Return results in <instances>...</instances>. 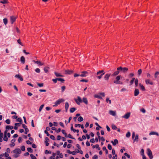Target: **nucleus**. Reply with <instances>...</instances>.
I'll return each mask as SVG.
<instances>
[{"mask_svg": "<svg viewBox=\"0 0 159 159\" xmlns=\"http://www.w3.org/2000/svg\"><path fill=\"white\" fill-rule=\"evenodd\" d=\"M121 76L120 75H117L115 78V80L113 82L116 84H123V82L120 81Z\"/></svg>", "mask_w": 159, "mask_h": 159, "instance_id": "1", "label": "nucleus"}, {"mask_svg": "<svg viewBox=\"0 0 159 159\" xmlns=\"http://www.w3.org/2000/svg\"><path fill=\"white\" fill-rule=\"evenodd\" d=\"M105 74L104 70H102L98 71L96 75V77L98 79H100L102 77V76Z\"/></svg>", "mask_w": 159, "mask_h": 159, "instance_id": "2", "label": "nucleus"}, {"mask_svg": "<svg viewBox=\"0 0 159 159\" xmlns=\"http://www.w3.org/2000/svg\"><path fill=\"white\" fill-rule=\"evenodd\" d=\"M75 102L78 105H80V103L82 102V100L80 96L77 97V99H74Z\"/></svg>", "mask_w": 159, "mask_h": 159, "instance_id": "3", "label": "nucleus"}, {"mask_svg": "<svg viewBox=\"0 0 159 159\" xmlns=\"http://www.w3.org/2000/svg\"><path fill=\"white\" fill-rule=\"evenodd\" d=\"M147 153L150 159H152L153 158V156L152 152L149 148L147 149Z\"/></svg>", "mask_w": 159, "mask_h": 159, "instance_id": "4", "label": "nucleus"}, {"mask_svg": "<svg viewBox=\"0 0 159 159\" xmlns=\"http://www.w3.org/2000/svg\"><path fill=\"white\" fill-rule=\"evenodd\" d=\"M120 69V72L121 71L124 73H125L127 72L128 70V68L127 67H124L123 68L121 66H120L119 67Z\"/></svg>", "mask_w": 159, "mask_h": 159, "instance_id": "5", "label": "nucleus"}, {"mask_svg": "<svg viewBox=\"0 0 159 159\" xmlns=\"http://www.w3.org/2000/svg\"><path fill=\"white\" fill-rule=\"evenodd\" d=\"M119 67H118L117 69V71L114 72L113 73L112 75V76H115L116 75H117L120 72V69H119Z\"/></svg>", "mask_w": 159, "mask_h": 159, "instance_id": "6", "label": "nucleus"}, {"mask_svg": "<svg viewBox=\"0 0 159 159\" xmlns=\"http://www.w3.org/2000/svg\"><path fill=\"white\" fill-rule=\"evenodd\" d=\"M16 17L14 16H11L10 17V20L11 24H13L16 21Z\"/></svg>", "mask_w": 159, "mask_h": 159, "instance_id": "7", "label": "nucleus"}, {"mask_svg": "<svg viewBox=\"0 0 159 159\" xmlns=\"http://www.w3.org/2000/svg\"><path fill=\"white\" fill-rule=\"evenodd\" d=\"M130 116V112H128L125 114L124 116H122V117L125 119H128Z\"/></svg>", "mask_w": 159, "mask_h": 159, "instance_id": "8", "label": "nucleus"}, {"mask_svg": "<svg viewBox=\"0 0 159 159\" xmlns=\"http://www.w3.org/2000/svg\"><path fill=\"white\" fill-rule=\"evenodd\" d=\"M88 74V72L86 71H83L82 72V74L80 75V76L83 77H86Z\"/></svg>", "mask_w": 159, "mask_h": 159, "instance_id": "9", "label": "nucleus"}, {"mask_svg": "<svg viewBox=\"0 0 159 159\" xmlns=\"http://www.w3.org/2000/svg\"><path fill=\"white\" fill-rule=\"evenodd\" d=\"M65 100L62 99H60L59 100H57L56 102H55V104H59L60 103L62 102H64Z\"/></svg>", "mask_w": 159, "mask_h": 159, "instance_id": "10", "label": "nucleus"}, {"mask_svg": "<svg viewBox=\"0 0 159 159\" xmlns=\"http://www.w3.org/2000/svg\"><path fill=\"white\" fill-rule=\"evenodd\" d=\"M15 77L19 79L21 81H22L23 80L22 77L19 74L16 75H15Z\"/></svg>", "mask_w": 159, "mask_h": 159, "instance_id": "11", "label": "nucleus"}, {"mask_svg": "<svg viewBox=\"0 0 159 159\" xmlns=\"http://www.w3.org/2000/svg\"><path fill=\"white\" fill-rule=\"evenodd\" d=\"M139 93V90L138 89H135L134 91V96H138Z\"/></svg>", "mask_w": 159, "mask_h": 159, "instance_id": "12", "label": "nucleus"}, {"mask_svg": "<svg viewBox=\"0 0 159 159\" xmlns=\"http://www.w3.org/2000/svg\"><path fill=\"white\" fill-rule=\"evenodd\" d=\"M109 114L112 116H115L116 115V111L110 110L109 111Z\"/></svg>", "mask_w": 159, "mask_h": 159, "instance_id": "13", "label": "nucleus"}, {"mask_svg": "<svg viewBox=\"0 0 159 159\" xmlns=\"http://www.w3.org/2000/svg\"><path fill=\"white\" fill-rule=\"evenodd\" d=\"M110 75H111L110 74H106L105 75V77H104V79L106 80H108Z\"/></svg>", "mask_w": 159, "mask_h": 159, "instance_id": "14", "label": "nucleus"}, {"mask_svg": "<svg viewBox=\"0 0 159 159\" xmlns=\"http://www.w3.org/2000/svg\"><path fill=\"white\" fill-rule=\"evenodd\" d=\"M145 83L146 84H150L151 85H153V82L150 81V80L148 79H146L145 80Z\"/></svg>", "mask_w": 159, "mask_h": 159, "instance_id": "15", "label": "nucleus"}, {"mask_svg": "<svg viewBox=\"0 0 159 159\" xmlns=\"http://www.w3.org/2000/svg\"><path fill=\"white\" fill-rule=\"evenodd\" d=\"M82 102L85 104L86 105H87L88 104V101L87 98H86L84 97L82 99Z\"/></svg>", "mask_w": 159, "mask_h": 159, "instance_id": "16", "label": "nucleus"}, {"mask_svg": "<svg viewBox=\"0 0 159 159\" xmlns=\"http://www.w3.org/2000/svg\"><path fill=\"white\" fill-rule=\"evenodd\" d=\"M13 152L15 153L20 154L21 153V150L19 148H18V149H15L13 151Z\"/></svg>", "mask_w": 159, "mask_h": 159, "instance_id": "17", "label": "nucleus"}, {"mask_svg": "<svg viewBox=\"0 0 159 159\" xmlns=\"http://www.w3.org/2000/svg\"><path fill=\"white\" fill-rule=\"evenodd\" d=\"M49 141V138L48 137H46L45 138V143L46 144V146H48L49 145V143L48 142Z\"/></svg>", "mask_w": 159, "mask_h": 159, "instance_id": "18", "label": "nucleus"}, {"mask_svg": "<svg viewBox=\"0 0 159 159\" xmlns=\"http://www.w3.org/2000/svg\"><path fill=\"white\" fill-rule=\"evenodd\" d=\"M54 74L57 77H63L64 76L62 75L61 74L57 73V72H54Z\"/></svg>", "mask_w": 159, "mask_h": 159, "instance_id": "19", "label": "nucleus"}, {"mask_svg": "<svg viewBox=\"0 0 159 159\" xmlns=\"http://www.w3.org/2000/svg\"><path fill=\"white\" fill-rule=\"evenodd\" d=\"M20 60L22 64H24L25 62V59L24 57L21 56L20 58Z\"/></svg>", "mask_w": 159, "mask_h": 159, "instance_id": "20", "label": "nucleus"}, {"mask_svg": "<svg viewBox=\"0 0 159 159\" xmlns=\"http://www.w3.org/2000/svg\"><path fill=\"white\" fill-rule=\"evenodd\" d=\"M111 143H112L114 146H115L116 144L118 143V141L117 139H115L114 141H111Z\"/></svg>", "mask_w": 159, "mask_h": 159, "instance_id": "21", "label": "nucleus"}, {"mask_svg": "<svg viewBox=\"0 0 159 159\" xmlns=\"http://www.w3.org/2000/svg\"><path fill=\"white\" fill-rule=\"evenodd\" d=\"M149 135H156L157 136H158L159 135L158 134L157 132L154 131L151 132L149 133Z\"/></svg>", "mask_w": 159, "mask_h": 159, "instance_id": "22", "label": "nucleus"}, {"mask_svg": "<svg viewBox=\"0 0 159 159\" xmlns=\"http://www.w3.org/2000/svg\"><path fill=\"white\" fill-rule=\"evenodd\" d=\"M50 68L49 67L46 66L44 68L43 70L45 73H48V70Z\"/></svg>", "mask_w": 159, "mask_h": 159, "instance_id": "23", "label": "nucleus"}, {"mask_svg": "<svg viewBox=\"0 0 159 159\" xmlns=\"http://www.w3.org/2000/svg\"><path fill=\"white\" fill-rule=\"evenodd\" d=\"M69 106V105L67 102H66L65 103V108L66 109V112H67V110Z\"/></svg>", "mask_w": 159, "mask_h": 159, "instance_id": "24", "label": "nucleus"}, {"mask_svg": "<svg viewBox=\"0 0 159 159\" xmlns=\"http://www.w3.org/2000/svg\"><path fill=\"white\" fill-rule=\"evenodd\" d=\"M65 74H70L73 72V71L72 70H65Z\"/></svg>", "mask_w": 159, "mask_h": 159, "instance_id": "25", "label": "nucleus"}, {"mask_svg": "<svg viewBox=\"0 0 159 159\" xmlns=\"http://www.w3.org/2000/svg\"><path fill=\"white\" fill-rule=\"evenodd\" d=\"M139 140V136L138 134H136L135 136V139L134 140V143L135 142H138Z\"/></svg>", "mask_w": 159, "mask_h": 159, "instance_id": "26", "label": "nucleus"}, {"mask_svg": "<svg viewBox=\"0 0 159 159\" xmlns=\"http://www.w3.org/2000/svg\"><path fill=\"white\" fill-rule=\"evenodd\" d=\"M94 97L95 98H99L100 99H102V98L101 97L99 94H95L94 96Z\"/></svg>", "mask_w": 159, "mask_h": 159, "instance_id": "27", "label": "nucleus"}, {"mask_svg": "<svg viewBox=\"0 0 159 159\" xmlns=\"http://www.w3.org/2000/svg\"><path fill=\"white\" fill-rule=\"evenodd\" d=\"M134 83L135 84V87H137L138 85V80L137 79H136L135 80Z\"/></svg>", "mask_w": 159, "mask_h": 159, "instance_id": "28", "label": "nucleus"}, {"mask_svg": "<svg viewBox=\"0 0 159 159\" xmlns=\"http://www.w3.org/2000/svg\"><path fill=\"white\" fill-rule=\"evenodd\" d=\"M139 86L141 90H142L143 91L145 90V89L144 86L143 85H142V84L141 83L139 84Z\"/></svg>", "mask_w": 159, "mask_h": 159, "instance_id": "29", "label": "nucleus"}, {"mask_svg": "<svg viewBox=\"0 0 159 159\" xmlns=\"http://www.w3.org/2000/svg\"><path fill=\"white\" fill-rule=\"evenodd\" d=\"M0 2L2 4H6L8 3L7 0H3L2 1H0Z\"/></svg>", "mask_w": 159, "mask_h": 159, "instance_id": "30", "label": "nucleus"}, {"mask_svg": "<svg viewBox=\"0 0 159 159\" xmlns=\"http://www.w3.org/2000/svg\"><path fill=\"white\" fill-rule=\"evenodd\" d=\"M159 75V72L158 71H156L154 74V77L156 79L158 76Z\"/></svg>", "mask_w": 159, "mask_h": 159, "instance_id": "31", "label": "nucleus"}, {"mask_svg": "<svg viewBox=\"0 0 159 159\" xmlns=\"http://www.w3.org/2000/svg\"><path fill=\"white\" fill-rule=\"evenodd\" d=\"M76 110V109L74 107H72L70 109V111L71 113H73Z\"/></svg>", "mask_w": 159, "mask_h": 159, "instance_id": "32", "label": "nucleus"}, {"mask_svg": "<svg viewBox=\"0 0 159 159\" xmlns=\"http://www.w3.org/2000/svg\"><path fill=\"white\" fill-rule=\"evenodd\" d=\"M3 23L5 25H6L7 23V19L6 18H4L3 19Z\"/></svg>", "mask_w": 159, "mask_h": 159, "instance_id": "33", "label": "nucleus"}, {"mask_svg": "<svg viewBox=\"0 0 159 159\" xmlns=\"http://www.w3.org/2000/svg\"><path fill=\"white\" fill-rule=\"evenodd\" d=\"M58 80L61 82L62 83H63L65 81L64 79L61 78H57Z\"/></svg>", "mask_w": 159, "mask_h": 159, "instance_id": "34", "label": "nucleus"}, {"mask_svg": "<svg viewBox=\"0 0 159 159\" xmlns=\"http://www.w3.org/2000/svg\"><path fill=\"white\" fill-rule=\"evenodd\" d=\"M106 102L107 103L109 102V103L110 104L111 103V101L109 100V98H106Z\"/></svg>", "mask_w": 159, "mask_h": 159, "instance_id": "35", "label": "nucleus"}, {"mask_svg": "<svg viewBox=\"0 0 159 159\" xmlns=\"http://www.w3.org/2000/svg\"><path fill=\"white\" fill-rule=\"evenodd\" d=\"M61 132H62V133L65 135V137H67V134L66 133L65 131L64 130L62 129L61 130Z\"/></svg>", "mask_w": 159, "mask_h": 159, "instance_id": "36", "label": "nucleus"}, {"mask_svg": "<svg viewBox=\"0 0 159 159\" xmlns=\"http://www.w3.org/2000/svg\"><path fill=\"white\" fill-rule=\"evenodd\" d=\"M44 106V104H42L40 106L39 109V112H40L41 111Z\"/></svg>", "mask_w": 159, "mask_h": 159, "instance_id": "37", "label": "nucleus"}, {"mask_svg": "<svg viewBox=\"0 0 159 159\" xmlns=\"http://www.w3.org/2000/svg\"><path fill=\"white\" fill-rule=\"evenodd\" d=\"M27 151H28V152H30L32 153L33 152V150L30 148H27Z\"/></svg>", "mask_w": 159, "mask_h": 159, "instance_id": "38", "label": "nucleus"}, {"mask_svg": "<svg viewBox=\"0 0 159 159\" xmlns=\"http://www.w3.org/2000/svg\"><path fill=\"white\" fill-rule=\"evenodd\" d=\"M83 118L81 116H80L79 117L78 119V121L81 122L83 120Z\"/></svg>", "mask_w": 159, "mask_h": 159, "instance_id": "39", "label": "nucleus"}, {"mask_svg": "<svg viewBox=\"0 0 159 159\" xmlns=\"http://www.w3.org/2000/svg\"><path fill=\"white\" fill-rule=\"evenodd\" d=\"M142 72V70L141 69H140L138 70V74L139 76H140L141 75Z\"/></svg>", "mask_w": 159, "mask_h": 159, "instance_id": "40", "label": "nucleus"}, {"mask_svg": "<svg viewBox=\"0 0 159 159\" xmlns=\"http://www.w3.org/2000/svg\"><path fill=\"white\" fill-rule=\"evenodd\" d=\"M3 140L5 141H7L8 140V138L7 136V135L5 134L3 138Z\"/></svg>", "mask_w": 159, "mask_h": 159, "instance_id": "41", "label": "nucleus"}, {"mask_svg": "<svg viewBox=\"0 0 159 159\" xmlns=\"http://www.w3.org/2000/svg\"><path fill=\"white\" fill-rule=\"evenodd\" d=\"M37 85L39 87H42L43 86V83H37Z\"/></svg>", "mask_w": 159, "mask_h": 159, "instance_id": "42", "label": "nucleus"}, {"mask_svg": "<svg viewBox=\"0 0 159 159\" xmlns=\"http://www.w3.org/2000/svg\"><path fill=\"white\" fill-rule=\"evenodd\" d=\"M112 129H114V130H116L117 128V127L115 125H112Z\"/></svg>", "mask_w": 159, "mask_h": 159, "instance_id": "43", "label": "nucleus"}, {"mask_svg": "<svg viewBox=\"0 0 159 159\" xmlns=\"http://www.w3.org/2000/svg\"><path fill=\"white\" fill-rule=\"evenodd\" d=\"M130 136V133L129 132H128L126 134V136L127 138H129Z\"/></svg>", "mask_w": 159, "mask_h": 159, "instance_id": "44", "label": "nucleus"}, {"mask_svg": "<svg viewBox=\"0 0 159 159\" xmlns=\"http://www.w3.org/2000/svg\"><path fill=\"white\" fill-rule=\"evenodd\" d=\"M17 42H18V43L20 44V45H21V46H23V45L22 44V43H21V41H20V39H18L17 41Z\"/></svg>", "mask_w": 159, "mask_h": 159, "instance_id": "45", "label": "nucleus"}, {"mask_svg": "<svg viewBox=\"0 0 159 159\" xmlns=\"http://www.w3.org/2000/svg\"><path fill=\"white\" fill-rule=\"evenodd\" d=\"M66 89V87L64 86H62L61 87V91L62 92H63L64 90H65Z\"/></svg>", "mask_w": 159, "mask_h": 159, "instance_id": "46", "label": "nucleus"}, {"mask_svg": "<svg viewBox=\"0 0 159 159\" xmlns=\"http://www.w3.org/2000/svg\"><path fill=\"white\" fill-rule=\"evenodd\" d=\"M141 155L143 156H145L144 155V150L143 149H142L141 151Z\"/></svg>", "mask_w": 159, "mask_h": 159, "instance_id": "47", "label": "nucleus"}, {"mask_svg": "<svg viewBox=\"0 0 159 159\" xmlns=\"http://www.w3.org/2000/svg\"><path fill=\"white\" fill-rule=\"evenodd\" d=\"M33 62H34L35 63L39 64V65L41 64V62L39 61H35L34 60Z\"/></svg>", "mask_w": 159, "mask_h": 159, "instance_id": "48", "label": "nucleus"}, {"mask_svg": "<svg viewBox=\"0 0 159 159\" xmlns=\"http://www.w3.org/2000/svg\"><path fill=\"white\" fill-rule=\"evenodd\" d=\"M30 156L32 159H36V157L32 154H30Z\"/></svg>", "mask_w": 159, "mask_h": 159, "instance_id": "49", "label": "nucleus"}, {"mask_svg": "<svg viewBox=\"0 0 159 159\" xmlns=\"http://www.w3.org/2000/svg\"><path fill=\"white\" fill-rule=\"evenodd\" d=\"M67 137H69L70 139H75L70 134H68V135H67Z\"/></svg>", "mask_w": 159, "mask_h": 159, "instance_id": "50", "label": "nucleus"}, {"mask_svg": "<svg viewBox=\"0 0 159 159\" xmlns=\"http://www.w3.org/2000/svg\"><path fill=\"white\" fill-rule=\"evenodd\" d=\"M17 121L19 122L20 123L22 122V120L20 118H19L17 119Z\"/></svg>", "mask_w": 159, "mask_h": 159, "instance_id": "51", "label": "nucleus"}, {"mask_svg": "<svg viewBox=\"0 0 159 159\" xmlns=\"http://www.w3.org/2000/svg\"><path fill=\"white\" fill-rule=\"evenodd\" d=\"M8 124H9L10 123V120L9 119H7L5 121Z\"/></svg>", "mask_w": 159, "mask_h": 159, "instance_id": "52", "label": "nucleus"}, {"mask_svg": "<svg viewBox=\"0 0 159 159\" xmlns=\"http://www.w3.org/2000/svg\"><path fill=\"white\" fill-rule=\"evenodd\" d=\"M35 71L38 73H39L40 72V70L39 69L37 68L35 69Z\"/></svg>", "mask_w": 159, "mask_h": 159, "instance_id": "53", "label": "nucleus"}, {"mask_svg": "<svg viewBox=\"0 0 159 159\" xmlns=\"http://www.w3.org/2000/svg\"><path fill=\"white\" fill-rule=\"evenodd\" d=\"M107 148L110 150H111L112 149V147L110 144H108Z\"/></svg>", "mask_w": 159, "mask_h": 159, "instance_id": "54", "label": "nucleus"}, {"mask_svg": "<svg viewBox=\"0 0 159 159\" xmlns=\"http://www.w3.org/2000/svg\"><path fill=\"white\" fill-rule=\"evenodd\" d=\"M99 94L100 95V96H102L103 97H104L105 96V94L104 93L102 92L99 93Z\"/></svg>", "mask_w": 159, "mask_h": 159, "instance_id": "55", "label": "nucleus"}, {"mask_svg": "<svg viewBox=\"0 0 159 159\" xmlns=\"http://www.w3.org/2000/svg\"><path fill=\"white\" fill-rule=\"evenodd\" d=\"M50 137L51 139L53 140H55V137L53 135H50Z\"/></svg>", "mask_w": 159, "mask_h": 159, "instance_id": "56", "label": "nucleus"}, {"mask_svg": "<svg viewBox=\"0 0 159 159\" xmlns=\"http://www.w3.org/2000/svg\"><path fill=\"white\" fill-rule=\"evenodd\" d=\"M3 156H4L5 157H8L9 156V154L6 152L5 153L3 154Z\"/></svg>", "mask_w": 159, "mask_h": 159, "instance_id": "57", "label": "nucleus"}, {"mask_svg": "<svg viewBox=\"0 0 159 159\" xmlns=\"http://www.w3.org/2000/svg\"><path fill=\"white\" fill-rule=\"evenodd\" d=\"M51 153V152L50 151H48L47 150H46L45 151V153L46 154H47L48 153Z\"/></svg>", "mask_w": 159, "mask_h": 159, "instance_id": "58", "label": "nucleus"}, {"mask_svg": "<svg viewBox=\"0 0 159 159\" xmlns=\"http://www.w3.org/2000/svg\"><path fill=\"white\" fill-rule=\"evenodd\" d=\"M57 78L55 79H53L52 80L54 83H56L57 82V81L58 80H57Z\"/></svg>", "mask_w": 159, "mask_h": 159, "instance_id": "59", "label": "nucleus"}, {"mask_svg": "<svg viewBox=\"0 0 159 159\" xmlns=\"http://www.w3.org/2000/svg\"><path fill=\"white\" fill-rule=\"evenodd\" d=\"M127 91V89L125 88H123L121 89V92H123Z\"/></svg>", "mask_w": 159, "mask_h": 159, "instance_id": "60", "label": "nucleus"}, {"mask_svg": "<svg viewBox=\"0 0 159 159\" xmlns=\"http://www.w3.org/2000/svg\"><path fill=\"white\" fill-rule=\"evenodd\" d=\"M80 82H88V80H85L84 79H82V80H80Z\"/></svg>", "mask_w": 159, "mask_h": 159, "instance_id": "61", "label": "nucleus"}, {"mask_svg": "<svg viewBox=\"0 0 159 159\" xmlns=\"http://www.w3.org/2000/svg\"><path fill=\"white\" fill-rule=\"evenodd\" d=\"M98 156L97 155H95L93 157V159H98Z\"/></svg>", "mask_w": 159, "mask_h": 159, "instance_id": "62", "label": "nucleus"}, {"mask_svg": "<svg viewBox=\"0 0 159 159\" xmlns=\"http://www.w3.org/2000/svg\"><path fill=\"white\" fill-rule=\"evenodd\" d=\"M70 129L72 131L74 132H76V129H74L72 126L71 127Z\"/></svg>", "mask_w": 159, "mask_h": 159, "instance_id": "63", "label": "nucleus"}, {"mask_svg": "<svg viewBox=\"0 0 159 159\" xmlns=\"http://www.w3.org/2000/svg\"><path fill=\"white\" fill-rule=\"evenodd\" d=\"M21 149L22 151H24L25 150V147L24 146H23L21 147Z\"/></svg>", "mask_w": 159, "mask_h": 159, "instance_id": "64", "label": "nucleus"}]
</instances>
